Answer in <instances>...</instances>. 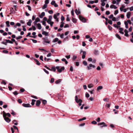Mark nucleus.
Segmentation results:
<instances>
[{"instance_id":"obj_1","label":"nucleus","mask_w":133,"mask_h":133,"mask_svg":"<svg viewBox=\"0 0 133 133\" xmlns=\"http://www.w3.org/2000/svg\"><path fill=\"white\" fill-rule=\"evenodd\" d=\"M42 39L43 40V43L45 45H46V43L49 44L50 42V41L48 40L47 37L43 38Z\"/></svg>"},{"instance_id":"obj_2","label":"nucleus","mask_w":133,"mask_h":133,"mask_svg":"<svg viewBox=\"0 0 133 133\" xmlns=\"http://www.w3.org/2000/svg\"><path fill=\"white\" fill-rule=\"evenodd\" d=\"M60 68V67L59 66H57L56 67V68L59 72H61L62 70H64L65 68L64 66L62 67L61 68Z\"/></svg>"},{"instance_id":"obj_3","label":"nucleus","mask_w":133,"mask_h":133,"mask_svg":"<svg viewBox=\"0 0 133 133\" xmlns=\"http://www.w3.org/2000/svg\"><path fill=\"white\" fill-rule=\"evenodd\" d=\"M79 19L82 21V22L85 23L86 22V20L85 18L83 17L82 16L80 15L79 16Z\"/></svg>"},{"instance_id":"obj_4","label":"nucleus","mask_w":133,"mask_h":133,"mask_svg":"<svg viewBox=\"0 0 133 133\" xmlns=\"http://www.w3.org/2000/svg\"><path fill=\"white\" fill-rule=\"evenodd\" d=\"M3 117H6V116H7L9 117H10L11 116V115L9 113H6L4 111L3 112Z\"/></svg>"},{"instance_id":"obj_5","label":"nucleus","mask_w":133,"mask_h":133,"mask_svg":"<svg viewBox=\"0 0 133 133\" xmlns=\"http://www.w3.org/2000/svg\"><path fill=\"white\" fill-rule=\"evenodd\" d=\"M98 125H103L101 126L100 127L101 128H102L104 127H107V125L106 124H105V123L104 122H102L101 123H99L98 124Z\"/></svg>"},{"instance_id":"obj_6","label":"nucleus","mask_w":133,"mask_h":133,"mask_svg":"<svg viewBox=\"0 0 133 133\" xmlns=\"http://www.w3.org/2000/svg\"><path fill=\"white\" fill-rule=\"evenodd\" d=\"M83 52V55L82 56V58L83 59H84L85 57V55H86V52L85 51H83L82 50H81L80 53Z\"/></svg>"},{"instance_id":"obj_7","label":"nucleus","mask_w":133,"mask_h":133,"mask_svg":"<svg viewBox=\"0 0 133 133\" xmlns=\"http://www.w3.org/2000/svg\"><path fill=\"white\" fill-rule=\"evenodd\" d=\"M75 100L77 103H78L79 102H82V101L81 99H78V98L77 95L75 96Z\"/></svg>"},{"instance_id":"obj_8","label":"nucleus","mask_w":133,"mask_h":133,"mask_svg":"<svg viewBox=\"0 0 133 133\" xmlns=\"http://www.w3.org/2000/svg\"><path fill=\"white\" fill-rule=\"evenodd\" d=\"M22 105L24 107H31V106L29 103L25 104L24 103L22 104Z\"/></svg>"},{"instance_id":"obj_9","label":"nucleus","mask_w":133,"mask_h":133,"mask_svg":"<svg viewBox=\"0 0 133 133\" xmlns=\"http://www.w3.org/2000/svg\"><path fill=\"white\" fill-rule=\"evenodd\" d=\"M4 118L5 121L8 123L9 122L11 121V119L8 117H5Z\"/></svg>"},{"instance_id":"obj_10","label":"nucleus","mask_w":133,"mask_h":133,"mask_svg":"<svg viewBox=\"0 0 133 133\" xmlns=\"http://www.w3.org/2000/svg\"><path fill=\"white\" fill-rule=\"evenodd\" d=\"M59 13H57L56 14H55L53 16V17L55 19H57V16H58L59 15Z\"/></svg>"},{"instance_id":"obj_11","label":"nucleus","mask_w":133,"mask_h":133,"mask_svg":"<svg viewBox=\"0 0 133 133\" xmlns=\"http://www.w3.org/2000/svg\"><path fill=\"white\" fill-rule=\"evenodd\" d=\"M45 15V13L44 12H43L41 13L40 15H39V16L41 18H42Z\"/></svg>"},{"instance_id":"obj_12","label":"nucleus","mask_w":133,"mask_h":133,"mask_svg":"<svg viewBox=\"0 0 133 133\" xmlns=\"http://www.w3.org/2000/svg\"><path fill=\"white\" fill-rule=\"evenodd\" d=\"M41 103V101L39 100H38L36 101V105L37 106H39V105Z\"/></svg>"},{"instance_id":"obj_13","label":"nucleus","mask_w":133,"mask_h":133,"mask_svg":"<svg viewBox=\"0 0 133 133\" xmlns=\"http://www.w3.org/2000/svg\"><path fill=\"white\" fill-rule=\"evenodd\" d=\"M32 22V21L31 19H30L29 20V22L27 23V24L29 26H30L31 25V23Z\"/></svg>"},{"instance_id":"obj_14","label":"nucleus","mask_w":133,"mask_h":133,"mask_svg":"<svg viewBox=\"0 0 133 133\" xmlns=\"http://www.w3.org/2000/svg\"><path fill=\"white\" fill-rule=\"evenodd\" d=\"M56 68H55V66H53L51 67V69H50V70H50L52 71H53L54 72H55L56 71Z\"/></svg>"},{"instance_id":"obj_15","label":"nucleus","mask_w":133,"mask_h":133,"mask_svg":"<svg viewBox=\"0 0 133 133\" xmlns=\"http://www.w3.org/2000/svg\"><path fill=\"white\" fill-rule=\"evenodd\" d=\"M42 34L44 35L45 36H48V33L45 31H43L42 33Z\"/></svg>"},{"instance_id":"obj_16","label":"nucleus","mask_w":133,"mask_h":133,"mask_svg":"<svg viewBox=\"0 0 133 133\" xmlns=\"http://www.w3.org/2000/svg\"><path fill=\"white\" fill-rule=\"evenodd\" d=\"M131 13L130 12H128L127 14V17L128 18H129L130 16Z\"/></svg>"},{"instance_id":"obj_17","label":"nucleus","mask_w":133,"mask_h":133,"mask_svg":"<svg viewBox=\"0 0 133 133\" xmlns=\"http://www.w3.org/2000/svg\"><path fill=\"white\" fill-rule=\"evenodd\" d=\"M37 25L38 27V28L40 30L42 28V26H41V24L39 23H38V24H37Z\"/></svg>"},{"instance_id":"obj_18","label":"nucleus","mask_w":133,"mask_h":133,"mask_svg":"<svg viewBox=\"0 0 133 133\" xmlns=\"http://www.w3.org/2000/svg\"><path fill=\"white\" fill-rule=\"evenodd\" d=\"M34 60L36 62V64L38 65H39L40 64V63L39 62V61L36 59L34 58Z\"/></svg>"},{"instance_id":"obj_19","label":"nucleus","mask_w":133,"mask_h":133,"mask_svg":"<svg viewBox=\"0 0 133 133\" xmlns=\"http://www.w3.org/2000/svg\"><path fill=\"white\" fill-rule=\"evenodd\" d=\"M72 22L74 23H76L77 22V19L73 17L72 18Z\"/></svg>"},{"instance_id":"obj_20","label":"nucleus","mask_w":133,"mask_h":133,"mask_svg":"<svg viewBox=\"0 0 133 133\" xmlns=\"http://www.w3.org/2000/svg\"><path fill=\"white\" fill-rule=\"evenodd\" d=\"M92 67V64H90L87 66V69L88 70H90L91 69V68Z\"/></svg>"},{"instance_id":"obj_21","label":"nucleus","mask_w":133,"mask_h":133,"mask_svg":"<svg viewBox=\"0 0 133 133\" xmlns=\"http://www.w3.org/2000/svg\"><path fill=\"white\" fill-rule=\"evenodd\" d=\"M124 24L125 25V27L126 29H128V24L127 21H125L124 22Z\"/></svg>"},{"instance_id":"obj_22","label":"nucleus","mask_w":133,"mask_h":133,"mask_svg":"<svg viewBox=\"0 0 133 133\" xmlns=\"http://www.w3.org/2000/svg\"><path fill=\"white\" fill-rule=\"evenodd\" d=\"M61 81V80L60 79H58L56 80L55 82V83L56 84H58Z\"/></svg>"},{"instance_id":"obj_23","label":"nucleus","mask_w":133,"mask_h":133,"mask_svg":"<svg viewBox=\"0 0 133 133\" xmlns=\"http://www.w3.org/2000/svg\"><path fill=\"white\" fill-rule=\"evenodd\" d=\"M10 12L12 14H14L15 13V11L13 9V8H12L11 9H10Z\"/></svg>"},{"instance_id":"obj_24","label":"nucleus","mask_w":133,"mask_h":133,"mask_svg":"<svg viewBox=\"0 0 133 133\" xmlns=\"http://www.w3.org/2000/svg\"><path fill=\"white\" fill-rule=\"evenodd\" d=\"M75 11L77 15H78L80 13V11L78 12L77 9H75Z\"/></svg>"},{"instance_id":"obj_25","label":"nucleus","mask_w":133,"mask_h":133,"mask_svg":"<svg viewBox=\"0 0 133 133\" xmlns=\"http://www.w3.org/2000/svg\"><path fill=\"white\" fill-rule=\"evenodd\" d=\"M58 40L59 39L58 38H56L53 40L52 42L54 43H55L58 41Z\"/></svg>"},{"instance_id":"obj_26","label":"nucleus","mask_w":133,"mask_h":133,"mask_svg":"<svg viewBox=\"0 0 133 133\" xmlns=\"http://www.w3.org/2000/svg\"><path fill=\"white\" fill-rule=\"evenodd\" d=\"M5 23L6 24L7 26L9 27L10 26V25L9 24V21H6L5 22Z\"/></svg>"},{"instance_id":"obj_27","label":"nucleus","mask_w":133,"mask_h":133,"mask_svg":"<svg viewBox=\"0 0 133 133\" xmlns=\"http://www.w3.org/2000/svg\"><path fill=\"white\" fill-rule=\"evenodd\" d=\"M94 54L95 55H97L98 54V51L97 50H95L94 51Z\"/></svg>"},{"instance_id":"obj_28","label":"nucleus","mask_w":133,"mask_h":133,"mask_svg":"<svg viewBox=\"0 0 133 133\" xmlns=\"http://www.w3.org/2000/svg\"><path fill=\"white\" fill-rule=\"evenodd\" d=\"M102 88H103V87L102 86H99L97 87V91H98L99 90L102 89Z\"/></svg>"},{"instance_id":"obj_29","label":"nucleus","mask_w":133,"mask_h":133,"mask_svg":"<svg viewBox=\"0 0 133 133\" xmlns=\"http://www.w3.org/2000/svg\"><path fill=\"white\" fill-rule=\"evenodd\" d=\"M5 40L6 42L7 43H9L10 44L13 43V42H11V41L10 40H9L6 39Z\"/></svg>"},{"instance_id":"obj_30","label":"nucleus","mask_w":133,"mask_h":133,"mask_svg":"<svg viewBox=\"0 0 133 133\" xmlns=\"http://www.w3.org/2000/svg\"><path fill=\"white\" fill-rule=\"evenodd\" d=\"M36 101V100L34 99H32V100L31 104L32 105H33L34 104L35 102Z\"/></svg>"},{"instance_id":"obj_31","label":"nucleus","mask_w":133,"mask_h":133,"mask_svg":"<svg viewBox=\"0 0 133 133\" xmlns=\"http://www.w3.org/2000/svg\"><path fill=\"white\" fill-rule=\"evenodd\" d=\"M42 103L43 104H45L47 103V101L45 100H42Z\"/></svg>"},{"instance_id":"obj_32","label":"nucleus","mask_w":133,"mask_h":133,"mask_svg":"<svg viewBox=\"0 0 133 133\" xmlns=\"http://www.w3.org/2000/svg\"><path fill=\"white\" fill-rule=\"evenodd\" d=\"M116 36L117 38H118L119 39L121 40V37L118 34H116Z\"/></svg>"},{"instance_id":"obj_33","label":"nucleus","mask_w":133,"mask_h":133,"mask_svg":"<svg viewBox=\"0 0 133 133\" xmlns=\"http://www.w3.org/2000/svg\"><path fill=\"white\" fill-rule=\"evenodd\" d=\"M88 87L89 88H91L93 86V85L92 84H89L88 85Z\"/></svg>"},{"instance_id":"obj_34","label":"nucleus","mask_w":133,"mask_h":133,"mask_svg":"<svg viewBox=\"0 0 133 133\" xmlns=\"http://www.w3.org/2000/svg\"><path fill=\"white\" fill-rule=\"evenodd\" d=\"M66 20L67 21H70V19L69 18V15H68L67 16Z\"/></svg>"},{"instance_id":"obj_35","label":"nucleus","mask_w":133,"mask_h":133,"mask_svg":"<svg viewBox=\"0 0 133 133\" xmlns=\"http://www.w3.org/2000/svg\"><path fill=\"white\" fill-rule=\"evenodd\" d=\"M83 63L85 66H87V65L88 64L87 62L85 61H84L83 62Z\"/></svg>"},{"instance_id":"obj_36","label":"nucleus","mask_w":133,"mask_h":133,"mask_svg":"<svg viewBox=\"0 0 133 133\" xmlns=\"http://www.w3.org/2000/svg\"><path fill=\"white\" fill-rule=\"evenodd\" d=\"M112 20L113 21H116L118 20L117 18H116L115 17H113Z\"/></svg>"},{"instance_id":"obj_37","label":"nucleus","mask_w":133,"mask_h":133,"mask_svg":"<svg viewBox=\"0 0 133 133\" xmlns=\"http://www.w3.org/2000/svg\"><path fill=\"white\" fill-rule=\"evenodd\" d=\"M86 119V117H83V118H82L80 119H79L78 120V121H83V120H84Z\"/></svg>"},{"instance_id":"obj_38","label":"nucleus","mask_w":133,"mask_h":133,"mask_svg":"<svg viewBox=\"0 0 133 133\" xmlns=\"http://www.w3.org/2000/svg\"><path fill=\"white\" fill-rule=\"evenodd\" d=\"M47 5L46 4H44L43 6L42 7V9H45L47 7Z\"/></svg>"},{"instance_id":"obj_39","label":"nucleus","mask_w":133,"mask_h":133,"mask_svg":"<svg viewBox=\"0 0 133 133\" xmlns=\"http://www.w3.org/2000/svg\"><path fill=\"white\" fill-rule=\"evenodd\" d=\"M22 38V36H19L18 37H16V38L17 40H18V39H20Z\"/></svg>"},{"instance_id":"obj_40","label":"nucleus","mask_w":133,"mask_h":133,"mask_svg":"<svg viewBox=\"0 0 133 133\" xmlns=\"http://www.w3.org/2000/svg\"><path fill=\"white\" fill-rule=\"evenodd\" d=\"M26 6L28 7L29 10L30 11L31 10V8L30 6L29 5H27Z\"/></svg>"},{"instance_id":"obj_41","label":"nucleus","mask_w":133,"mask_h":133,"mask_svg":"<svg viewBox=\"0 0 133 133\" xmlns=\"http://www.w3.org/2000/svg\"><path fill=\"white\" fill-rule=\"evenodd\" d=\"M43 70L45 72V73H46V74H49V72L48 71L46 70L45 69H43Z\"/></svg>"},{"instance_id":"obj_42","label":"nucleus","mask_w":133,"mask_h":133,"mask_svg":"<svg viewBox=\"0 0 133 133\" xmlns=\"http://www.w3.org/2000/svg\"><path fill=\"white\" fill-rule=\"evenodd\" d=\"M30 40H32L33 42L34 43H36L37 42V41L36 40L33 39H31Z\"/></svg>"},{"instance_id":"obj_43","label":"nucleus","mask_w":133,"mask_h":133,"mask_svg":"<svg viewBox=\"0 0 133 133\" xmlns=\"http://www.w3.org/2000/svg\"><path fill=\"white\" fill-rule=\"evenodd\" d=\"M35 20L37 22H38L40 21V19L39 18V17H37V18H36V19H35Z\"/></svg>"},{"instance_id":"obj_44","label":"nucleus","mask_w":133,"mask_h":133,"mask_svg":"<svg viewBox=\"0 0 133 133\" xmlns=\"http://www.w3.org/2000/svg\"><path fill=\"white\" fill-rule=\"evenodd\" d=\"M11 114L14 115H15L16 114V113L12 110V112L11 113Z\"/></svg>"},{"instance_id":"obj_45","label":"nucleus","mask_w":133,"mask_h":133,"mask_svg":"<svg viewBox=\"0 0 133 133\" xmlns=\"http://www.w3.org/2000/svg\"><path fill=\"white\" fill-rule=\"evenodd\" d=\"M49 2V0H45V4L47 5Z\"/></svg>"},{"instance_id":"obj_46","label":"nucleus","mask_w":133,"mask_h":133,"mask_svg":"<svg viewBox=\"0 0 133 133\" xmlns=\"http://www.w3.org/2000/svg\"><path fill=\"white\" fill-rule=\"evenodd\" d=\"M90 95L87 92L85 94V97L87 98H88L89 97Z\"/></svg>"},{"instance_id":"obj_47","label":"nucleus","mask_w":133,"mask_h":133,"mask_svg":"<svg viewBox=\"0 0 133 133\" xmlns=\"http://www.w3.org/2000/svg\"><path fill=\"white\" fill-rule=\"evenodd\" d=\"M54 82V79L53 78H51L50 80V83H53Z\"/></svg>"},{"instance_id":"obj_48","label":"nucleus","mask_w":133,"mask_h":133,"mask_svg":"<svg viewBox=\"0 0 133 133\" xmlns=\"http://www.w3.org/2000/svg\"><path fill=\"white\" fill-rule=\"evenodd\" d=\"M13 93L15 96L17 95L18 94V93L16 91H15V92H13Z\"/></svg>"},{"instance_id":"obj_49","label":"nucleus","mask_w":133,"mask_h":133,"mask_svg":"<svg viewBox=\"0 0 133 133\" xmlns=\"http://www.w3.org/2000/svg\"><path fill=\"white\" fill-rule=\"evenodd\" d=\"M118 10H116L115 11L114 14L115 15H116L118 13Z\"/></svg>"},{"instance_id":"obj_50","label":"nucleus","mask_w":133,"mask_h":133,"mask_svg":"<svg viewBox=\"0 0 133 133\" xmlns=\"http://www.w3.org/2000/svg\"><path fill=\"white\" fill-rule=\"evenodd\" d=\"M108 28L110 30H111L112 29V28L111 26L110 25H108Z\"/></svg>"},{"instance_id":"obj_51","label":"nucleus","mask_w":133,"mask_h":133,"mask_svg":"<svg viewBox=\"0 0 133 133\" xmlns=\"http://www.w3.org/2000/svg\"><path fill=\"white\" fill-rule=\"evenodd\" d=\"M91 123L93 124H95L97 123V122L95 121H93L91 122Z\"/></svg>"},{"instance_id":"obj_52","label":"nucleus","mask_w":133,"mask_h":133,"mask_svg":"<svg viewBox=\"0 0 133 133\" xmlns=\"http://www.w3.org/2000/svg\"><path fill=\"white\" fill-rule=\"evenodd\" d=\"M70 71H71V72L73 71V67L72 66H70Z\"/></svg>"},{"instance_id":"obj_53","label":"nucleus","mask_w":133,"mask_h":133,"mask_svg":"<svg viewBox=\"0 0 133 133\" xmlns=\"http://www.w3.org/2000/svg\"><path fill=\"white\" fill-rule=\"evenodd\" d=\"M64 34H62L61 35V34L60 37L61 38H64Z\"/></svg>"},{"instance_id":"obj_54","label":"nucleus","mask_w":133,"mask_h":133,"mask_svg":"<svg viewBox=\"0 0 133 133\" xmlns=\"http://www.w3.org/2000/svg\"><path fill=\"white\" fill-rule=\"evenodd\" d=\"M69 27V25L68 24H65L64 27V28H68Z\"/></svg>"},{"instance_id":"obj_55","label":"nucleus","mask_w":133,"mask_h":133,"mask_svg":"<svg viewBox=\"0 0 133 133\" xmlns=\"http://www.w3.org/2000/svg\"><path fill=\"white\" fill-rule=\"evenodd\" d=\"M86 45V44L85 43V42L84 41L83 42H82V45L83 46H84Z\"/></svg>"},{"instance_id":"obj_56","label":"nucleus","mask_w":133,"mask_h":133,"mask_svg":"<svg viewBox=\"0 0 133 133\" xmlns=\"http://www.w3.org/2000/svg\"><path fill=\"white\" fill-rule=\"evenodd\" d=\"M3 53L5 54H7L8 52L7 50H3Z\"/></svg>"},{"instance_id":"obj_57","label":"nucleus","mask_w":133,"mask_h":133,"mask_svg":"<svg viewBox=\"0 0 133 133\" xmlns=\"http://www.w3.org/2000/svg\"><path fill=\"white\" fill-rule=\"evenodd\" d=\"M114 16L112 14L109 17V18L110 19L113 18Z\"/></svg>"},{"instance_id":"obj_58","label":"nucleus","mask_w":133,"mask_h":133,"mask_svg":"<svg viewBox=\"0 0 133 133\" xmlns=\"http://www.w3.org/2000/svg\"><path fill=\"white\" fill-rule=\"evenodd\" d=\"M92 61V59L91 58H89L88 59V61L89 62H91Z\"/></svg>"},{"instance_id":"obj_59","label":"nucleus","mask_w":133,"mask_h":133,"mask_svg":"<svg viewBox=\"0 0 133 133\" xmlns=\"http://www.w3.org/2000/svg\"><path fill=\"white\" fill-rule=\"evenodd\" d=\"M53 11L52 10H49L48 11V12L50 14H52L53 13Z\"/></svg>"},{"instance_id":"obj_60","label":"nucleus","mask_w":133,"mask_h":133,"mask_svg":"<svg viewBox=\"0 0 133 133\" xmlns=\"http://www.w3.org/2000/svg\"><path fill=\"white\" fill-rule=\"evenodd\" d=\"M64 19H65L64 17L63 16H61V20L62 21H63L64 20Z\"/></svg>"},{"instance_id":"obj_61","label":"nucleus","mask_w":133,"mask_h":133,"mask_svg":"<svg viewBox=\"0 0 133 133\" xmlns=\"http://www.w3.org/2000/svg\"><path fill=\"white\" fill-rule=\"evenodd\" d=\"M101 5L102 6H104L105 5V3L104 2H102Z\"/></svg>"},{"instance_id":"obj_62","label":"nucleus","mask_w":133,"mask_h":133,"mask_svg":"<svg viewBox=\"0 0 133 133\" xmlns=\"http://www.w3.org/2000/svg\"><path fill=\"white\" fill-rule=\"evenodd\" d=\"M113 26L114 27L116 28H118V26L116 24H114Z\"/></svg>"},{"instance_id":"obj_63","label":"nucleus","mask_w":133,"mask_h":133,"mask_svg":"<svg viewBox=\"0 0 133 133\" xmlns=\"http://www.w3.org/2000/svg\"><path fill=\"white\" fill-rule=\"evenodd\" d=\"M55 3V1H52L51 2V4L52 5H54Z\"/></svg>"},{"instance_id":"obj_64","label":"nucleus","mask_w":133,"mask_h":133,"mask_svg":"<svg viewBox=\"0 0 133 133\" xmlns=\"http://www.w3.org/2000/svg\"><path fill=\"white\" fill-rule=\"evenodd\" d=\"M110 13L109 11H106L105 12V14L107 15H109L110 14Z\"/></svg>"}]
</instances>
